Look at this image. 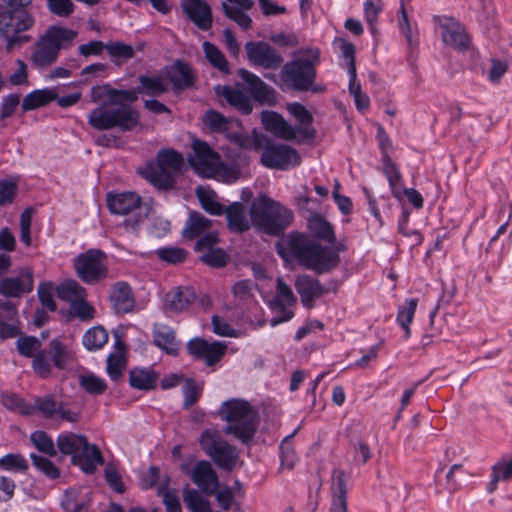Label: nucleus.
Segmentation results:
<instances>
[{"mask_svg":"<svg viewBox=\"0 0 512 512\" xmlns=\"http://www.w3.org/2000/svg\"><path fill=\"white\" fill-rule=\"evenodd\" d=\"M91 101L103 102L88 115V124L98 131L117 128L121 132L134 130L140 123V114L130 104L137 101L134 89L119 90L109 84L91 88Z\"/></svg>","mask_w":512,"mask_h":512,"instance_id":"f257e3e1","label":"nucleus"},{"mask_svg":"<svg viewBox=\"0 0 512 512\" xmlns=\"http://www.w3.org/2000/svg\"><path fill=\"white\" fill-rule=\"evenodd\" d=\"M280 257L287 260L295 258L305 268L323 274L336 268L340 262L338 252L330 247H324L308 236L299 233L290 234L276 244Z\"/></svg>","mask_w":512,"mask_h":512,"instance_id":"f03ea898","label":"nucleus"},{"mask_svg":"<svg viewBox=\"0 0 512 512\" xmlns=\"http://www.w3.org/2000/svg\"><path fill=\"white\" fill-rule=\"evenodd\" d=\"M241 148L263 150L260 162L270 169L288 170L300 164L297 150L282 143H274L269 137L253 130L250 136L241 138Z\"/></svg>","mask_w":512,"mask_h":512,"instance_id":"7ed1b4c3","label":"nucleus"},{"mask_svg":"<svg viewBox=\"0 0 512 512\" xmlns=\"http://www.w3.org/2000/svg\"><path fill=\"white\" fill-rule=\"evenodd\" d=\"M220 418L227 422L224 433L233 435L243 444H249L257 431V412L248 401L229 399L221 404Z\"/></svg>","mask_w":512,"mask_h":512,"instance_id":"20e7f679","label":"nucleus"},{"mask_svg":"<svg viewBox=\"0 0 512 512\" xmlns=\"http://www.w3.org/2000/svg\"><path fill=\"white\" fill-rule=\"evenodd\" d=\"M253 224L269 235L278 236L292 223L293 212L266 195L253 201L250 208Z\"/></svg>","mask_w":512,"mask_h":512,"instance_id":"39448f33","label":"nucleus"},{"mask_svg":"<svg viewBox=\"0 0 512 512\" xmlns=\"http://www.w3.org/2000/svg\"><path fill=\"white\" fill-rule=\"evenodd\" d=\"M306 58H298L286 63L280 72L282 81L298 92L312 91L322 93L326 90L323 84H315V64L319 61V51L310 49L305 52Z\"/></svg>","mask_w":512,"mask_h":512,"instance_id":"423d86ee","label":"nucleus"},{"mask_svg":"<svg viewBox=\"0 0 512 512\" xmlns=\"http://www.w3.org/2000/svg\"><path fill=\"white\" fill-rule=\"evenodd\" d=\"M106 204L110 213L125 216L123 226L130 231L138 230L151 211L150 205L133 191L108 192Z\"/></svg>","mask_w":512,"mask_h":512,"instance_id":"0eeeda50","label":"nucleus"},{"mask_svg":"<svg viewBox=\"0 0 512 512\" xmlns=\"http://www.w3.org/2000/svg\"><path fill=\"white\" fill-rule=\"evenodd\" d=\"M35 23L34 15L28 11H1L0 39L5 41V50L12 52L30 43L33 37L27 32L35 26Z\"/></svg>","mask_w":512,"mask_h":512,"instance_id":"6e6552de","label":"nucleus"},{"mask_svg":"<svg viewBox=\"0 0 512 512\" xmlns=\"http://www.w3.org/2000/svg\"><path fill=\"white\" fill-rule=\"evenodd\" d=\"M77 33L74 30L52 26L34 44L31 63L36 68H45L56 62L64 44L71 42Z\"/></svg>","mask_w":512,"mask_h":512,"instance_id":"1a4fd4ad","label":"nucleus"},{"mask_svg":"<svg viewBox=\"0 0 512 512\" xmlns=\"http://www.w3.org/2000/svg\"><path fill=\"white\" fill-rule=\"evenodd\" d=\"M183 164L184 159L180 153L172 149L160 150L157 165L146 171V178L158 189H172Z\"/></svg>","mask_w":512,"mask_h":512,"instance_id":"9d476101","label":"nucleus"},{"mask_svg":"<svg viewBox=\"0 0 512 512\" xmlns=\"http://www.w3.org/2000/svg\"><path fill=\"white\" fill-rule=\"evenodd\" d=\"M77 276L86 284H95L108 277L106 254L99 249H88L74 259Z\"/></svg>","mask_w":512,"mask_h":512,"instance_id":"9b49d317","label":"nucleus"},{"mask_svg":"<svg viewBox=\"0 0 512 512\" xmlns=\"http://www.w3.org/2000/svg\"><path fill=\"white\" fill-rule=\"evenodd\" d=\"M200 445L214 463L220 468L231 471L236 466L238 451L218 435L205 430L200 437Z\"/></svg>","mask_w":512,"mask_h":512,"instance_id":"f8f14e48","label":"nucleus"},{"mask_svg":"<svg viewBox=\"0 0 512 512\" xmlns=\"http://www.w3.org/2000/svg\"><path fill=\"white\" fill-rule=\"evenodd\" d=\"M71 359L70 350L58 339H53L49 344V349H42L33 357L32 368L36 374L46 378L55 366L58 369H64Z\"/></svg>","mask_w":512,"mask_h":512,"instance_id":"ddd939ff","label":"nucleus"},{"mask_svg":"<svg viewBox=\"0 0 512 512\" xmlns=\"http://www.w3.org/2000/svg\"><path fill=\"white\" fill-rule=\"evenodd\" d=\"M192 152L188 161L198 174L211 177L219 172L221 167L220 155L208 143L198 139L193 140Z\"/></svg>","mask_w":512,"mask_h":512,"instance_id":"4468645a","label":"nucleus"},{"mask_svg":"<svg viewBox=\"0 0 512 512\" xmlns=\"http://www.w3.org/2000/svg\"><path fill=\"white\" fill-rule=\"evenodd\" d=\"M248 61L256 67L276 70L283 63V57L276 48L264 41H249L245 44Z\"/></svg>","mask_w":512,"mask_h":512,"instance_id":"2eb2a0df","label":"nucleus"},{"mask_svg":"<svg viewBox=\"0 0 512 512\" xmlns=\"http://www.w3.org/2000/svg\"><path fill=\"white\" fill-rule=\"evenodd\" d=\"M204 125L213 133L224 134L231 142L241 147V138L250 136L243 132L238 120L227 118L216 110H208L203 115Z\"/></svg>","mask_w":512,"mask_h":512,"instance_id":"dca6fc26","label":"nucleus"},{"mask_svg":"<svg viewBox=\"0 0 512 512\" xmlns=\"http://www.w3.org/2000/svg\"><path fill=\"white\" fill-rule=\"evenodd\" d=\"M217 243L218 233L209 232L197 240L195 250L202 253L199 258L203 263L211 267L221 268L227 264L228 255L223 249L214 248Z\"/></svg>","mask_w":512,"mask_h":512,"instance_id":"f3484780","label":"nucleus"},{"mask_svg":"<svg viewBox=\"0 0 512 512\" xmlns=\"http://www.w3.org/2000/svg\"><path fill=\"white\" fill-rule=\"evenodd\" d=\"M238 75L246 83L248 91L255 101L268 106H274L277 103L275 89L267 85L256 74L246 69H240Z\"/></svg>","mask_w":512,"mask_h":512,"instance_id":"a211bd4d","label":"nucleus"},{"mask_svg":"<svg viewBox=\"0 0 512 512\" xmlns=\"http://www.w3.org/2000/svg\"><path fill=\"white\" fill-rule=\"evenodd\" d=\"M441 28L443 42L457 50H466L469 47L470 39L466 34L464 27L451 17L435 18Z\"/></svg>","mask_w":512,"mask_h":512,"instance_id":"6ab92c4d","label":"nucleus"},{"mask_svg":"<svg viewBox=\"0 0 512 512\" xmlns=\"http://www.w3.org/2000/svg\"><path fill=\"white\" fill-rule=\"evenodd\" d=\"M181 8L189 21L198 29L208 31L213 25L212 8L205 0H185Z\"/></svg>","mask_w":512,"mask_h":512,"instance_id":"aec40b11","label":"nucleus"},{"mask_svg":"<svg viewBox=\"0 0 512 512\" xmlns=\"http://www.w3.org/2000/svg\"><path fill=\"white\" fill-rule=\"evenodd\" d=\"M187 350L193 357L204 360L207 366H212L222 358L226 345L216 341L210 343L202 338H194L187 343Z\"/></svg>","mask_w":512,"mask_h":512,"instance_id":"412c9836","label":"nucleus"},{"mask_svg":"<svg viewBox=\"0 0 512 512\" xmlns=\"http://www.w3.org/2000/svg\"><path fill=\"white\" fill-rule=\"evenodd\" d=\"M32 290L33 274L29 269H22L18 276L0 280V294L7 298H19Z\"/></svg>","mask_w":512,"mask_h":512,"instance_id":"4be33fe9","label":"nucleus"},{"mask_svg":"<svg viewBox=\"0 0 512 512\" xmlns=\"http://www.w3.org/2000/svg\"><path fill=\"white\" fill-rule=\"evenodd\" d=\"M276 290L277 295L272 302V306L275 309H278L281 315L271 319L270 325L272 327L289 321L294 316V313L288 310L287 306L293 305L296 302V297L294 296L291 288L284 283L281 278H278L277 280Z\"/></svg>","mask_w":512,"mask_h":512,"instance_id":"5701e85b","label":"nucleus"},{"mask_svg":"<svg viewBox=\"0 0 512 512\" xmlns=\"http://www.w3.org/2000/svg\"><path fill=\"white\" fill-rule=\"evenodd\" d=\"M191 480L202 493L213 495L218 489V476L208 461H199L190 474Z\"/></svg>","mask_w":512,"mask_h":512,"instance_id":"b1692460","label":"nucleus"},{"mask_svg":"<svg viewBox=\"0 0 512 512\" xmlns=\"http://www.w3.org/2000/svg\"><path fill=\"white\" fill-rule=\"evenodd\" d=\"M19 323L17 304L0 299V338L16 337L19 334Z\"/></svg>","mask_w":512,"mask_h":512,"instance_id":"393cba45","label":"nucleus"},{"mask_svg":"<svg viewBox=\"0 0 512 512\" xmlns=\"http://www.w3.org/2000/svg\"><path fill=\"white\" fill-rule=\"evenodd\" d=\"M295 288L300 295L303 306L308 309L314 306L315 299L320 298L328 291L318 279L310 275L298 276L295 281Z\"/></svg>","mask_w":512,"mask_h":512,"instance_id":"a878e982","label":"nucleus"},{"mask_svg":"<svg viewBox=\"0 0 512 512\" xmlns=\"http://www.w3.org/2000/svg\"><path fill=\"white\" fill-rule=\"evenodd\" d=\"M261 121L264 129L277 138L286 141H291L296 138V129L277 112L264 111L261 115Z\"/></svg>","mask_w":512,"mask_h":512,"instance_id":"bb28decb","label":"nucleus"},{"mask_svg":"<svg viewBox=\"0 0 512 512\" xmlns=\"http://www.w3.org/2000/svg\"><path fill=\"white\" fill-rule=\"evenodd\" d=\"M196 298L192 287L179 286L165 294L164 309L167 312L180 313L187 310Z\"/></svg>","mask_w":512,"mask_h":512,"instance_id":"cd10ccee","label":"nucleus"},{"mask_svg":"<svg viewBox=\"0 0 512 512\" xmlns=\"http://www.w3.org/2000/svg\"><path fill=\"white\" fill-rule=\"evenodd\" d=\"M287 110L300 125L298 128H295L296 136L298 135L300 138L299 141H313L316 137V130L312 126V114L304 105L298 102L288 104Z\"/></svg>","mask_w":512,"mask_h":512,"instance_id":"c85d7f7f","label":"nucleus"},{"mask_svg":"<svg viewBox=\"0 0 512 512\" xmlns=\"http://www.w3.org/2000/svg\"><path fill=\"white\" fill-rule=\"evenodd\" d=\"M253 6V0H225L222 2L224 15L236 22L244 30L251 28L252 19L246 11L250 10Z\"/></svg>","mask_w":512,"mask_h":512,"instance_id":"c756f323","label":"nucleus"},{"mask_svg":"<svg viewBox=\"0 0 512 512\" xmlns=\"http://www.w3.org/2000/svg\"><path fill=\"white\" fill-rule=\"evenodd\" d=\"M111 304L118 314H126L133 310L135 298L130 285L119 281L111 286L109 295Z\"/></svg>","mask_w":512,"mask_h":512,"instance_id":"7c9ffc66","label":"nucleus"},{"mask_svg":"<svg viewBox=\"0 0 512 512\" xmlns=\"http://www.w3.org/2000/svg\"><path fill=\"white\" fill-rule=\"evenodd\" d=\"M165 74L166 78L172 83L175 92L191 88L195 81L191 67L182 61L174 62L166 69Z\"/></svg>","mask_w":512,"mask_h":512,"instance_id":"2f4dec72","label":"nucleus"},{"mask_svg":"<svg viewBox=\"0 0 512 512\" xmlns=\"http://www.w3.org/2000/svg\"><path fill=\"white\" fill-rule=\"evenodd\" d=\"M331 496L329 512H348L346 474L341 469L332 471Z\"/></svg>","mask_w":512,"mask_h":512,"instance_id":"473e14b6","label":"nucleus"},{"mask_svg":"<svg viewBox=\"0 0 512 512\" xmlns=\"http://www.w3.org/2000/svg\"><path fill=\"white\" fill-rule=\"evenodd\" d=\"M73 463L78 464L86 473H93L97 464L103 463V457L96 445H90L85 439V444L81 446L77 454L73 456Z\"/></svg>","mask_w":512,"mask_h":512,"instance_id":"72a5a7b5","label":"nucleus"},{"mask_svg":"<svg viewBox=\"0 0 512 512\" xmlns=\"http://www.w3.org/2000/svg\"><path fill=\"white\" fill-rule=\"evenodd\" d=\"M154 344L169 355H177L179 342L176 340L175 331L168 325L156 323L153 326Z\"/></svg>","mask_w":512,"mask_h":512,"instance_id":"f704fd0d","label":"nucleus"},{"mask_svg":"<svg viewBox=\"0 0 512 512\" xmlns=\"http://www.w3.org/2000/svg\"><path fill=\"white\" fill-rule=\"evenodd\" d=\"M227 225L233 233H243L250 228V221L245 206L240 202H233L224 210Z\"/></svg>","mask_w":512,"mask_h":512,"instance_id":"c9c22d12","label":"nucleus"},{"mask_svg":"<svg viewBox=\"0 0 512 512\" xmlns=\"http://www.w3.org/2000/svg\"><path fill=\"white\" fill-rule=\"evenodd\" d=\"M212 222L199 212L192 211L185 223L182 236L187 240H193L197 237H203L209 233Z\"/></svg>","mask_w":512,"mask_h":512,"instance_id":"e433bc0d","label":"nucleus"},{"mask_svg":"<svg viewBox=\"0 0 512 512\" xmlns=\"http://www.w3.org/2000/svg\"><path fill=\"white\" fill-rule=\"evenodd\" d=\"M383 173L386 176L392 195L401 200L402 198V176L397 165L392 161L389 155L383 153Z\"/></svg>","mask_w":512,"mask_h":512,"instance_id":"4c0bfd02","label":"nucleus"},{"mask_svg":"<svg viewBox=\"0 0 512 512\" xmlns=\"http://www.w3.org/2000/svg\"><path fill=\"white\" fill-rule=\"evenodd\" d=\"M89 505L87 495L80 490H67L61 499V507L65 512H88Z\"/></svg>","mask_w":512,"mask_h":512,"instance_id":"58836bf2","label":"nucleus"},{"mask_svg":"<svg viewBox=\"0 0 512 512\" xmlns=\"http://www.w3.org/2000/svg\"><path fill=\"white\" fill-rule=\"evenodd\" d=\"M140 86L137 90H134L136 94H145L148 96L161 95L168 91V84L165 82V78L161 75L156 76H139Z\"/></svg>","mask_w":512,"mask_h":512,"instance_id":"ea45409f","label":"nucleus"},{"mask_svg":"<svg viewBox=\"0 0 512 512\" xmlns=\"http://www.w3.org/2000/svg\"><path fill=\"white\" fill-rule=\"evenodd\" d=\"M157 374L150 368H134L129 373V384L138 390H150L156 386Z\"/></svg>","mask_w":512,"mask_h":512,"instance_id":"a19ab883","label":"nucleus"},{"mask_svg":"<svg viewBox=\"0 0 512 512\" xmlns=\"http://www.w3.org/2000/svg\"><path fill=\"white\" fill-rule=\"evenodd\" d=\"M308 228L315 237L322 239L330 244L335 243L336 238L332 225L323 216L314 214L309 217Z\"/></svg>","mask_w":512,"mask_h":512,"instance_id":"79ce46f5","label":"nucleus"},{"mask_svg":"<svg viewBox=\"0 0 512 512\" xmlns=\"http://www.w3.org/2000/svg\"><path fill=\"white\" fill-rule=\"evenodd\" d=\"M222 96L231 106L235 107L241 113L245 115L251 113L253 108L252 103L244 92L233 87L225 86L223 88Z\"/></svg>","mask_w":512,"mask_h":512,"instance_id":"37998d69","label":"nucleus"},{"mask_svg":"<svg viewBox=\"0 0 512 512\" xmlns=\"http://www.w3.org/2000/svg\"><path fill=\"white\" fill-rule=\"evenodd\" d=\"M56 98V93L49 89L34 90L27 94L22 101L24 112L45 106Z\"/></svg>","mask_w":512,"mask_h":512,"instance_id":"c03bdc74","label":"nucleus"},{"mask_svg":"<svg viewBox=\"0 0 512 512\" xmlns=\"http://www.w3.org/2000/svg\"><path fill=\"white\" fill-rule=\"evenodd\" d=\"M85 439L86 437L83 435L63 432L57 437L56 444L62 454L72 455L73 457L85 444Z\"/></svg>","mask_w":512,"mask_h":512,"instance_id":"a18cd8bd","label":"nucleus"},{"mask_svg":"<svg viewBox=\"0 0 512 512\" xmlns=\"http://www.w3.org/2000/svg\"><path fill=\"white\" fill-rule=\"evenodd\" d=\"M56 293L58 298L69 302L70 305L82 298L87 297L85 288L75 280H68L61 283L57 287Z\"/></svg>","mask_w":512,"mask_h":512,"instance_id":"49530a36","label":"nucleus"},{"mask_svg":"<svg viewBox=\"0 0 512 512\" xmlns=\"http://www.w3.org/2000/svg\"><path fill=\"white\" fill-rule=\"evenodd\" d=\"M206 59L209 63L220 72L229 73V65L225 55L214 44L205 41L202 45Z\"/></svg>","mask_w":512,"mask_h":512,"instance_id":"de8ad7c7","label":"nucleus"},{"mask_svg":"<svg viewBox=\"0 0 512 512\" xmlns=\"http://www.w3.org/2000/svg\"><path fill=\"white\" fill-rule=\"evenodd\" d=\"M417 305L418 299L411 298L404 305L399 306L398 309L396 321L404 330L406 339L410 337L409 325L414 318Z\"/></svg>","mask_w":512,"mask_h":512,"instance_id":"09e8293b","label":"nucleus"},{"mask_svg":"<svg viewBox=\"0 0 512 512\" xmlns=\"http://www.w3.org/2000/svg\"><path fill=\"white\" fill-rule=\"evenodd\" d=\"M183 501L192 512H211L209 501L196 489H185Z\"/></svg>","mask_w":512,"mask_h":512,"instance_id":"8fccbe9b","label":"nucleus"},{"mask_svg":"<svg viewBox=\"0 0 512 512\" xmlns=\"http://www.w3.org/2000/svg\"><path fill=\"white\" fill-rule=\"evenodd\" d=\"M108 341V332L102 326H95L86 331L83 345L90 351L102 348Z\"/></svg>","mask_w":512,"mask_h":512,"instance_id":"3c124183","label":"nucleus"},{"mask_svg":"<svg viewBox=\"0 0 512 512\" xmlns=\"http://www.w3.org/2000/svg\"><path fill=\"white\" fill-rule=\"evenodd\" d=\"M79 385L91 395H102L107 390L105 380L91 372L79 375Z\"/></svg>","mask_w":512,"mask_h":512,"instance_id":"603ef678","label":"nucleus"},{"mask_svg":"<svg viewBox=\"0 0 512 512\" xmlns=\"http://www.w3.org/2000/svg\"><path fill=\"white\" fill-rule=\"evenodd\" d=\"M126 368V358L124 351L118 350L114 353H111L107 357V367L106 371L111 380L117 381L119 380L123 372Z\"/></svg>","mask_w":512,"mask_h":512,"instance_id":"864d4df0","label":"nucleus"},{"mask_svg":"<svg viewBox=\"0 0 512 512\" xmlns=\"http://www.w3.org/2000/svg\"><path fill=\"white\" fill-rule=\"evenodd\" d=\"M472 476L471 473L463 468L462 464H453L446 474V485L450 492L460 489L461 482L468 480Z\"/></svg>","mask_w":512,"mask_h":512,"instance_id":"5fc2aeb1","label":"nucleus"},{"mask_svg":"<svg viewBox=\"0 0 512 512\" xmlns=\"http://www.w3.org/2000/svg\"><path fill=\"white\" fill-rule=\"evenodd\" d=\"M106 50L115 63L119 60L127 61L135 56V50L131 45L119 41L106 44Z\"/></svg>","mask_w":512,"mask_h":512,"instance_id":"6e6d98bb","label":"nucleus"},{"mask_svg":"<svg viewBox=\"0 0 512 512\" xmlns=\"http://www.w3.org/2000/svg\"><path fill=\"white\" fill-rule=\"evenodd\" d=\"M30 440L40 452L51 457L57 455L54 441L45 431L38 430L33 432Z\"/></svg>","mask_w":512,"mask_h":512,"instance_id":"4d7b16f0","label":"nucleus"},{"mask_svg":"<svg viewBox=\"0 0 512 512\" xmlns=\"http://www.w3.org/2000/svg\"><path fill=\"white\" fill-rule=\"evenodd\" d=\"M16 347L20 355L26 358H33L42 350V343L34 336H24L17 340Z\"/></svg>","mask_w":512,"mask_h":512,"instance_id":"13d9d810","label":"nucleus"},{"mask_svg":"<svg viewBox=\"0 0 512 512\" xmlns=\"http://www.w3.org/2000/svg\"><path fill=\"white\" fill-rule=\"evenodd\" d=\"M157 257L169 264L182 263L187 258V251L179 247H162L155 251Z\"/></svg>","mask_w":512,"mask_h":512,"instance_id":"bf43d9fd","label":"nucleus"},{"mask_svg":"<svg viewBox=\"0 0 512 512\" xmlns=\"http://www.w3.org/2000/svg\"><path fill=\"white\" fill-rule=\"evenodd\" d=\"M197 194L201 205L206 212L217 216L224 214L226 207L215 200L213 193L198 189Z\"/></svg>","mask_w":512,"mask_h":512,"instance_id":"052dcab7","label":"nucleus"},{"mask_svg":"<svg viewBox=\"0 0 512 512\" xmlns=\"http://www.w3.org/2000/svg\"><path fill=\"white\" fill-rule=\"evenodd\" d=\"M33 465L44 475L51 479H56L60 476V470L54 465L52 461L44 456L32 453L30 455Z\"/></svg>","mask_w":512,"mask_h":512,"instance_id":"680f3d73","label":"nucleus"},{"mask_svg":"<svg viewBox=\"0 0 512 512\" xmlns=\"http://www.w3.org/2000/svg\"><path fill=\"white\" fill-rule=\"evenodd\" d=\"M34 412H40L45 418H53L58 411V404L53 396L47 395L44 397H38L35 399V404L32 406Z\"/></svg>","mask_w":512,"mask_h":512,"instance_id":"e2e57ef3","label":"nucleus"},{"mask_svg":"<svg viewBox=\"0 0 512 512\" xmlns=\"http://www.w3.org/2000/svg\"><path fill=\"white\" fill-rule=\"evenodd\" d=\"M202 388L191 378H187L184 381L183 395L184 402L183 407L189 409L193 406L201 396Z\"/></svg>","mask_w":512,"mask_h":512,"instance_id":"0e129e2a","label":"nucleus"},{"mask_svg":"<svg viewBox=\"0 0 512 512\" xmlns=\"http://www.w3.org/2000/svg\"><path fill=\"white\" fill-rule=\"evenodd\" d=\"M2 402L8 409L18 410L21 414L31 415L34 413L32 405L26 404L24 400L16 394L10 393L3 395Z\"/></svg>","mask_w":512,"mask_h":512,"instance_id":"69168bd1","label":"nucleus"},{"mask_svg":"<svg viewBox=\"0 0 512 512\" xmlns=\"http://www.w3.org/2000/svg\"><path fill=\"white\" fill-rule=\"evenodd\" d=\"M297 433L294 431L292 434L286 436L280 445V453H281V465L287 466L289 469L293 468L294 464L297 461V457L294 451V448L291 445V438Z\"/></svg>","mask_w":512,"mask_h":512,"instance_id":"338daca9","label":"nucleus"},{"mask_svg":"<svg viewBox=\"0 0 512 512\" xmlns=\"http://www.w3.org/2000/svg\"><path fill=\"white\" fill-rule=\"evenodd\" d=\"M71 313L81 321H89L94 318L95 309L86 298H82L70 305Z\"/></svg>","mask_w":512,"mask_h":512,"instance_id":"774afa93","label":"nucleus"}]
</instances>
